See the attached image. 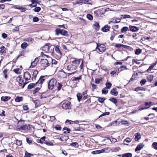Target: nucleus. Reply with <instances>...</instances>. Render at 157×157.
<instances>
[{
	"mask_svg": "<svg viewBox=\"0 0 157 157\" xmlns=\"http://www.w3.org/2000/svg\"><path fill=\"white\" fill-rule=\"evenodd\" d=\"M106 49L105 45L103 44H102L101 47L98 48L99 51L101 52H104Z\"/></svg>",
	"mask_w": 157,
	"mask_h": 157,
	"instance_id": "obj_21",
	"label": "nucleus"
},
{
	"mask_svg": "<svg viewBox=\"0 0 157 157\" xmlns=\"http://www.w3.org/2000/svg\"><path fill=\"white\" fill-rule=\"evenodd\" d=\"M45 136H43L39 140H37V142L38 143H44V142H45Z\"/></svg>",
	"mask_w": 157,
	"mask_h": 157,
	"instance_id": "obj_24",
	"label": "nucleus"
},
{
	"mask_svg": "<svg viewBox=\"0 0 157 157\" xmlns=\"http://www.w3.org/2000/svg\"><path fill=\"white\" fill-rule=\"evenodd\" d=\"M124 48H126L128 50L130 51H132L133 50V49L131 47L129 46H128L127 45H124Z\"/></svg>",
	"mask_w": 157,
	"mask_h": 157,
	"instance_id": "obj_49",
	"label": "nucleus"
},
{
	"mask_svg": "<svg viewBox=\"0 0 157 157\" xmlns=\"http://www.w3.org/2000/svg\"><path fill=\"white\" fill-rule=\"evenodd\" d=\"M105 85L106 86V88L107 89H110L111 86H112V84L111 83L109 82H107L105 84Z\"/></svg>",
	"mask_w": 157,
	"mask_h": 157,
	"instance_id": "obj_48",
	"label": "nucleus"
},
{
	"mask_svg": "<svg viewBox=\"0 0 157 157\" xmlns=\"http://www.w3.org/2000/svg\"><path fill=\"white\" fill-rule=\"evenodd\" d=\"M117 19L119 21H117L116 20L114 19L113 20V21L109 22V24H110L111 23H113V24H115V23L119 22L120 21L121 19Z\"/></svg>",
	"mask_w": 157,
	"mask_h": 157,
	"instance_id": "obj_47",
	"label": "nucleus"
},
{
	"mask_svg": "<svg viewBox=\"0 0 157 157\" xmlns=\"http://www.w3.org/2000/svg\"><path fill=\"white\" fill-rule=\"evenodd\" d=\"M81 59H78V60H75L72 61V63H73L75 64L76 65L77 67L80 64V60Z\"/></svg>",
	"mask_w": 157,
	"mask_h": 157,
	"instance_id": "obj_31",
	"label": "nucleus"
},
{
	"mask_svg": "<svg viewBox=\"0 0 157 157\" xmlns=\"http://www.w3.org/2000/svg\"><path fill=\"white\" fill-rule=\"evenodd\" d=\"M147 78L148 81L149 82H151L153 80V75H149L148 76Z\"/></svg>",
	"mask_w": 157,
	"mask_h": 157,
	"instance_id": "obj_43",
	"label": "nucleus"
},
{
	"mask_svg": "<svg viewBox=\"0 0 157 157\" xmlns=\"http://www.w3.org/2000/svg\"><path fill=\"white\" fill-rule=\"evenodd\" d=\"M109 100L110 101L113 103L117 106L116 104L117 102V100L115 98L113 97L110 98L109 99Z\"/></svg>",
	"mask_w": 157,
	"mask_h": 157,
	"instance_id": "obj_18",
	"label": "nucleus"
},
{
	"mask_svg": "<svg viewBox=\"0 0 157 157\" xmlns=\"http://www.w3.org/2000/svg\"><path fill=\"white\" fill-rule=\"evenodd\" d=\"M6 52V48H5L3 46H2L0 48V53L1 54H2L4 53H5Z\"/></svg>",
	"mask_w": 157,
	"mask_h": 157,
	"instance_id": "obj_27",
	"label": "nucleus"
},
{
	"mask_svg": "<svg viewBox=\"0 0 157 157\" xmlns=\"http://www.w3.org/2000/svg\"><path fill=\"white\" fill-rule=\"evenodd\" d=\"M36 84V83H31L28 86L27 88L28 89L30 90L34 87Z\"/></svg>",
	"mask_w": 157,
	"mask_h": 157,
	"instance_id": "obj_36",
	"label": "nucleus"
},
{
	"mask_svg": "<svg viewBox=\"0 0 157 157\" xmlns=\"http://www.w3.org/2000/svg\"><path fill=\"white\" fill-rule=\"evenodd\" d=\"M55 128L57 130H61V127L59 125H56L55 127Z\"/></svg>",
	"mask_w": 157,
	"mask_h": 157,
	"instance_id": "obj_61",
	"label": "nucleus"
},
{
	"mask_svg": "<svg viewBox=\"0 0 157 157\" xmlns=\"http://www.w3.org/2000/svg\"><path fill=\"white\" fill-rule=\"evenodd\" d=\"M23 98L22 97H19L17 96L15 99V101L17 102H20L22 101Z\"/></svg>",
	"mask_w": 157,
	"mask_h": 157,
	"instance_id": "obj_23",
	"label": "nucleus"
},
{
	"mask_svg": "<svg viewBox=\"0 0 157 157\" xmlns=\"http://www.w3.org/2000/svg\"><path fill=\"white\" fill-rule=\"evenodd\" d=\"M33 155L32 154L29 153L27 151H26L25 153L24 157H30L33 156Z\"/></svg>",
	"mask_w": 157,
	"mask_h": 157,
	"instance_id": "obj_38",
	"label": "nucleus"
},
{
	"mask_svg": "<svg viewBox=\"0 0 157 157\" xmlns=\"http://www.w3.org/2000/svg\"><path fill=\"white\" fill-rule=\"evenodd\" d=\"M102 81L101 78H96L95 80V83L96 84H99L101 81Z\"/></svg>",
	"mask_w": 157,
	"mask_h": 157,
	"instance_id": "obj_56",
	"label": "nucleus"
},
{
	"mask_svg": "<svg viewBox=\"0 0 157 157\" xmlns=\"http://www.w3.org/2000/svg\"><path fill=\"white\" fill-rule=\"evenodd\" d=\"M115 47L118 48H119L121 47H123L124 48V45L121 44H117L115 45Z\"/></svg>",
	"mask_w": 157,
	"mask_h": 157,
	"instance_id": "obj_42",
	"label": "nucleus"
},
{
	"mask_svg": "<svg viewBox=\"0 0 157 157\" xmlns=\"http://www.w3.org/2000/svg\"><path fill=\"white\" fill-rule=\"evenodd\" d=\"M44 143L49 146H52L53 145V143L46 140H45V142H44Z\"/></svg>",
	"mask_w": 157,
	"mask_h": 157,
	"instance_id": "obj_53",
	"label": "nucleus"
},
{
	"mask_svg": "<svg viewBox=\"0 0 157 157\" xmlns=\"http://www.w3.org/2000/svg\"><path fill=\"white\" fill-rule=\"evenodd\" d=\"M59 75V76L61 78H66L67 76V74L63 71L61 72Z\"/></svg>",
	"mask_w": 157,
	"mask_h": 157,
	"instance_id": "obj_11",
	"label": "nucleus"
},
{
	"mask_svg": "<svg viewBox=\"0 0 157 157\" xmlns=\"http://www.w3.org/2000/svg\"><path fill=\"white\" fill-rule=\"evenodd\" d=\"M77 68V66L75 65L70 64L67 66V69L70 71L75 70Z\"/></svg>",
	"mask_w": 157,
	"mask_h": 157,
	"instance_id": "obj_4",
	"label": "nucleus"
},
{
	"mask_svg": "<svg viewBox=\"0 0 157 157\" xmlns=\"http://www.w3.org/2000/svg\"><path fill=\"white\" fill-rule=\"evenodd\" d=\"M87 18L90 20H92L93 19V17L91 14H88L86 15Z\"/></svg>",
	"mask_w": 157,
	"mask_h": 157,
	"instance_id": "obj_52",
	"label": "nucleus"
},
{
	"mask_svg": "<svg viewBox=\"0 0 157 157\" xmlns=\"http://www.w3.org/2000/svg\"><path fill=\"white\" fill-rule=\"evenodd\" d=\"M57 81L54 78L50 80L48 83V88L49 89L52 90L56 85Z\"/></svg>",
	"mask_w": 157,
	"mask_h": 157,
	"instance_id": "obj_1",
	"label": "nucleus"
},
{
	"mask_svg": "<svg viewBox=\"0 0 157 157\" xmlns=\"http://www.w3.org/2000/svg\"><path fill=\"white\" fill-rule=\"evenodd\" d=\"M106 87H105L102 90V93L105 94H107L108 93V90Z\"/></svg>",
	"mask_w": 157,
	"mask_h": 157,
	"instance_id": "obj_41",
	"label": "nucleus"
},
{
	"mask_svg": "<svg viewBox=\"0 0 157 157\" xmlns=\"http://www.w3.org/2000/svg\"><path fill=\"white\" fill-rule=\"evenodd\" d=\"M62 85L59 82H58L57 83H56V86L57 88V90L58 91H59L62 87Z\"/></svg>",
	"mask_w": 157,
	"mask_h": 157,
	"instance_id": "obj_32",
	"label": "nucleus"
},
{
	"mask_svg": "<svg viewBox=\"0 0 157 157\" xmlns=\"http://www.w3.org/2000/svg\"><path fill=\"white\" fill-rule=\"evenodd\" d=\"M28 46V44L25 42L22 43L21 44V48L23 49L25 48Z\"/></svg>",
	"mask_w": 157,
	"mask_h": 157,
	"instance_id": "obj_45",
	"label": "nucleus"
},
{
	"mask_svg": "<svg viewBox=\"0 0 157 157\" xmlns=\"http://www.w3.org/2000/svg\"><path fill=\"white\" fill-rule=\"evenodd\" d=\"M132 139L129 138H127L126 139H125L124 141V144L127 145L128 144L126 143V142L127 143H129L132 141Z\"/></svg>",
	"mask_w": 157,
	"mask_h": 157,
	"instance_id": "obj_30",
	"label": "nucleus"
},
{
	"mask_svg": "<svg viewBox=\"0 0 157 157\" xmlns=\"http://www.w3.org/2000/svg\"><path fill=\"white\" fill-rule=\"evenodd\" d=\"M49 45H50L49 44H46L43 47L42 50L46 53L49 52L50 47Z\"/></svg>",
	"mask_w": 157,
	"mask_h": 157,
	"instance_id": "obj_7",
	"label": "nucleus"
},
{
	"mask_svg": "<svg viewBox=\"0 0 157 157\" xmlns=\"http://www.w3.org/2000/svg\"><path fill=\"white\" fill-rule=\"evenodd\" d=\"M121 18L122 19H125L127 18H132L128 14H124L121 15Z\"/></svg>",
	"mask_w": 157,
	"mask_h": 157,
	"instance_id": "obj_29",
	"label": "nucleus"
},
{
	"mask_svg": "<svg viewBox=\"0 0 157 157\" xmlns=\"http://www.w3.org/2000/svg\"><path fill=\"white\" fill-rule=\"evenodd\" d=\"M110 27L108 26L107 25H105L103 27L101 30L103 32H106L109 31V29Z\"/></svg>",
	"mask_w": 157,
	"mask_h": 157,
	"instance_id": "obj_14",
	"label": "nucleus"
},
{
	"mask_svg": "<svg viewBox=\"0 0 157 157\" xmlns=\"http://www.w3.org/2000/svg\"><path fill=\"white\" fill-rule=\"evenodd\" d=\"M38 74V72L37 71L35 70L33 72V74L32 75H33V77L32 78L33 80V81L36 79V76Z\"/></svg>",
	"mask_w": 157,
	"mask_h": 157,
	"instance_id": "obj_22",
	"label": "nucleus"
},
{
	"mask_svg": "<svg viewBox=\"0 0 157 157\" xmlns=\"http://www.w3.org/2000/svg\"><path fill=\"white\" fill-rule=\"evenodd\" d=\"M98 101L100 103H103L104 102V101L105 100V99L104 98H102L101 97H98Z\"/></svg>",
	"mask_w": 157,
	"mask_h": 157,
	"instance_id": "obj_37",
	"label": "nucleus"
},
{
	"mask_svg": "<svg viewBox=\"0 0 157 157\" xmlns=\"http://www.w3.org/2000/svg\"><path fill=\"white\" fill-rule=\"evenodd\" d=\"M105 152V153H108L111 150V148L110 147H106L104 148Z\"/></svg>",
	"mask_w": 157,
	"mask_h": 157,
	"instance_id": "obj_58",
	"label": "nucleus"
},
{
	"mask_svg": "<svg viewBox=\"0 0 157 157\" xmlns=\"http://www.w3.org/2000/svg\"><path fill=\"white\" fill-rule=\"evenodd\" d=\"M130 30L132 32H135L138 31V28L135 26H131L129 27Z\"/></svg>",
	"mask_w": 157,
	"mask_h": 157,
	"instance_id": "obj_20",
	"label": "nucleus"
},
{
	"mask_svg": "<svg viewBox=\"0 0 157 157\" xmlns=\"http://www.w3.org/2000/svg\"><path fill=\"white\" fill-rule=\"evenodd\" d=\"M41 10V8L39 7H35L33 9V10L36 12H39Z\"/></svg>",
	"mask_w": 157,
	"mask_h": 157,
	"instance_id": "obj_50",
	"label": "nucleus"
},
{
	"mask_svg": "<svg viewBox=\"0 0 157 157\" xmlns=\"http://www.w3.org/2000/svg\"><path fill=\"white\" fill-rule=\"evenodd\" d=\"M54 48L56 52L59 54L62 55V53L61 52L59 48V46L58 45L55 46Z\"/></svg>",
	"mask_w": 157,
	"mask_h": 157,
	"instance_id": "obj_15",
	"label": "nucleus"
},
{
	"mask_svg": "<svg viewBox=\"0 0 157 157\" xmlns=\"http://www.w3.org/2000/svg\"><path fill=\"white\" fill-rule=\"evenodd\" d=\"M81 76L79 75L78 77H73L71 78V79L73 81H76L78 82L80 79H81Z\"/></svg>",
	"mask_w": 157,
	"mask_h": 157,
	"instance_id": "obj_16",
	"label": "nucleus"
},
{
	"mask_svg": "<svg viewBox=\"0 0 157 157\" xmlns=\"http://www.w3.org/2000/svg\"><path fill=\"white\" fill-rule=\"evenodd\" d=\"M39 59L37 57L33 61L31 62V65L30 67V68H33L36 65L39 61Z\"/></svg>",
	"mask_w": 157,
	"mask_h": 157,
	"instance_id": "obj_6",
	"label": "nucleus"
},
{
	"mask_svg": "<svg viewBox=\"0 0 157 157\" xmlns=\"http://www.w3.org/2000/svg\"><path fill=\"white\" fill-rule=\"evenodd\" d=\"M71 145L74 147H76L78 146V144L77 142H73L71 144Z\"/></svg>",
	"mask_w": 157,
	"mask_h": 157,
	"instance_id": "obj_62",
	"label": "nucleus"
},
{
	"mask_svg": "<svg viewBox=\"0 0 157 157\" xmlns=\"http://www.w3.org/2000/svg\"><path fill=\"white\" fill-rule=\"evenodd\" d=\"M40 63L42 67H44V69L45 67L49 66V63H48V60L46 59H41L40 61Z\"/></svg>",
	"mask_w": 157,
	"mask_h": 157,
	"instance_id": "obj_2",
	"label": "nucleus"
},
{
	"mask_svg": "<svg viewBox=\"0 0 157 157\" xmlns=\"http://www.w3.org/2000/svg\"><path fill=\"white\" fill-rule=\"evenodd\" d=\"M68 139V138L66 136L63 137L62 138L60 137V140L61 141H66Z\"/></svg>",
	"mask_w": 157,
	"mask_h": 157,
	"instance_id": "obj_59",
	"label": "nucleus"
},
{
	"mask_svg": "<svg viewBox=\"0 0 157 157\" xmlns=\"http://www.w3.org/2000/svg\"><path fill=\"white\" fill-rule=\"evenodd\" d=\"M10 97L9 96H2L1 98V100L2 101L6 102L7 101L9 100L10 99Z\"/></svg>",
	"mask_w": 157,
	"mask_h": 157,
	"instance_id": "obj_17",
	"label": "nucleus"
},
{
	"mask_svg": "<svg viewBox=\"0 0 157 157\" xmlns=\"http://www.w3.org/2000/svg\"><path fill=\"white\" fill-rule=\"evenodd\" d=\"M144 145L143 144H139L138 145L136 148L135 149V151H140V150L141 149L143 148L144 147Z\"/></svg>",
	"mask_w": 157,
	"mask_h": 157,
	"instance_id": "obj_10",
	"label": "nucleus"
},
{
	"mask_svg": "<svg viewBox=\"0 0 157 157\" xmlns=\"http://www.w3.org/2000/svg\"><path fill=\"white\" fill-rule=\"evenodd\" d=\"M32 39L31 37H28L25 38L23 40L26 42H30L32 41Z\"/></svg>",
	"mask_w": 157,
	"mask_h": 157,
	"instance_id": "obj_55",
	"label": "nucleus"
},
{
	"mask_svg": "<svg viewBox=\"0 0 157 157\" xmlns=\"http://www.w3.org/2000/svg\"><path fill=\"white\" fill-rule=\"evenodd\" d=\"M117 89L114 88L112 89L110 91V94L115 96H117L118 94V92L116 91Z\"/></svg>",
	"mask_w": 157,
	"mask_h": 157,
	"instance_id": "obj_9",
	"label": "nucleus"
},
{
	"mask_svg": "<svg viewBox=\"0 0 157 157\" xmlns=\"http://www.w3.org/2000/svg\"><path fill=\"white\" fill-rule=\"evenodd\" d=\"M16 80L18 82V85L19 86H22L23 84L24 80L21 76H18L16 79Z\"/></svg>",
	"mask_w": 157,
	"mask_h": 157,
	"instance_id": "obj_5",
	"label": "nucleus"
},
{
	"mask_svg": "<svg viewBox=\"0 0 157 157\" xmlns=\"http://www.w3.org/2000/svg\"><path fill=\"white\" fill-rule=\"evenodd\" d=\"M63 133L65 134L69 133L70 132L71 130L69 128L67 127H64L63 128Z\"/></svg>",
	"mask_w": 157,
	"mask_h": 157,
	"instance_id": "obj_25",
	"label": "nucleus"
},
{
	"mask_svg": "<svg viewBox=\"0 0 157 157\" xmlns=\"http://www.w3.org/2000/svg\"><path fill=\"white\" fill-rule=\"evenodd\" d=\"M128 28L127 27H124L121 29V31L122 33H124L127 31L128 30Z\"/></svg>",
	"mask_w": 157,
	"mask_h": 157,
	"instance_id": "obj_39",
	"label": "nucleus"
},
{
	"mask_svg": "<svg viewBox=\"0 0 157 157\" xmlns=\"http://www.w3.org/2000/svg\"><path fill=\"white\" fill-rule=\"evenodd\" d=\"M109 113H110L109 112H108L104 113H102V114H101V115L99 116V117H101L104 116L109 115Z\"/></svg>",
	"mask_w": 157,
	"mask_h": 157,
	"instance_id": "obj_60",
	"label": "nucleus"
},
{
	"mask_svg": "<svg viewBox=\"0 0 157 157\" xmlns=\"http://www.w3.org/2000/svg\"><path fill=\"white\" fill-rule=\"evenodd\" d=\"M135 137L134 139L135 141H138L141 137L139 133H135Z\"/></svg>",
	"mask_w": 157,
	"mask_h": 157,
	"instance_id": "obj_19",
	"label": "nucleus"
},
{
	"mask_svg": "<svg viewBox=\"0 0 157 157\" xmlns=\"http://www.w3.org/2000/svg\"><path fill=\"white\" fill-rule=\"evenodd\" d=\"M152 146L154 149L157 150V142H153L152 144Z\"/></svg>",
	"mask_w": 157,
	"mask_h": 157,
	"instance_id": "obj_54",
	"label": "nucleus"
},
{
	"mask_svg": "<svg viewBox=\"0 0 157 157\" xmlns=\"http://www.w3.org/2000/svg\"><path fill=\"white\" fill-rule=\"evenodd\" d=\"M132 156V154L131 153H128L123 154L122 155V157H131Z\"/></svg>",
	"mask_w": 157,
	"mask_h": 157,
	"instance_id": "obj_34",
	"label": "nucleus"
},
{
	"mask_svg": "<svg viewBox=\"0 0 157 157\" xmlns=\"http://www.w3.org/2000/svg\"><path fill=\"white\" fill-rule=\"evenodd\" d=\"M20 69L18 68L15 69L13 70V71L16 74H20Z\"/></svg>",
	"mask_w": 157,
	"mask_h": 157,
	"instance_id": "obj_57",
	"label": "nucleus"
},
{
	"mask_svg": "<svg viewBox=\"0 0 157 157\" xmlns=\"http://www.w3.org/2000/svg\"><path fill=\"white\" fill-rule=\"evenodd\" d=\"M142 52V50L140 49H137L135 51V54L136 55L140 54Z\"/></svg>",
	"mask_w": 157,
	"mask_h": 157,
	"instance_id": "obj_40",
	"label": "nucleus"
},
{
	"mask_svg": "<svg viewBox=\"0 0 157 157\" xmlns=\"http://www.w3.org/2000/svg\"><path fill=\"white\" fill-rule=\"evenodd\" d=\"M88 2V1H86V0H78L75 2H73V4L74 5H76L77 4H79L80 3H86V2Z\"/></svg>",
	"mask_w": 157,
	"mask_h": 157,
	"instance_id": "obj_12",
	"label": "nucleus"
},
{
	"mask_svg": "<svg viewBox=\"0 0 157 157\" xmlns=\"http://www.w3.org/2000/svg\"><path fill=\"white\" fill-rule=\"evenodd\" d=\"M33 22H37L39 21V19L37 17H34L33 18Z\"/></svg>",
	"mask_w": 157,
	"mask_h": 157,
	"instance_id": "obj_64",
	"label": "nucleus"
},
{
	"mask_svg": "<svg viewBox=\"0 0 157 157\" xmlns=\"http://www.w3.org/2000/svg\"><path fill=\"white\" fill-rule=\"evenodd\" d=\"M77 97L78 101H80L82 97V94L80 93H78L77 94Z\"/></svg>",
	"mask_w": 157,
	"mask_h": 157,
	"instance_id": "obj_44",
	"label": "nucleus"
},
{
	"mask_svg": "<svg viewBox=\"0 0 157 157\" xmlns=\"http://www.w3.org/2000/svg\"><path fill=\"white\" fill-rule=\"evenodd\" d=\"M24 77L26 81L29 80L31 78L30 74L28 71H26L24 73Z\"/></svg>",
	"mask_w": 157,
	"mask_h": 157,
	"instance_id": "obj_8",
	"label": "nucleus"
},
{
	"mask_svg": "<svg viewBox=\"0 0 157 157\" xmlns=\"http://www.w3.org/2000/svg\"><path fill=\"white\" fill-rule=\"evenodd\" d=\"M44 76H41L38 81L36 82V84H37L38 83L39 84H42L43 82L45 80V79L44 78Z\"/></svg>",
	"mask_w": 157,
	"mask_h": 157,
	"instance_id": "obj_13",
	"label": "nucleus"
},
{
	"mask_svg": "<svg viewBox=\"0 0 157 157\" xmlns=\"http://www.w3.org/2000/svg\"><path fill=\"white\" fill-rule=\"evenodd\" d=\"M62 29H57L55 30V34L56 35H59L60 34H61V33Z\"/></svg>",
	"mask_w": 157,
	"mask_h": 157,
	"instance_id": "obj_33",
	"label": "nucleus"
},
{
	"mask_svg": "<svg viewBox=\"0 0 157 157\" xmlns=\"http://www.w3.org/2000/svg\"><path fill=\"white\" fill-rule=\"evenodd\" d=\"M8 70L6 69H5L3 71V73L4 75V77L6 79H7L8 78V76L7 75Z\"/></svg>",
	"mask_w": 157,
	"mask_h": 157,
	"instance_id": "obj_35",
	"label": "nucleus"
},
{
	"mask_svg": "<svg viewBox=\"0 0 157 157\" xmlns=\"http://www.w3.org/2000/svg\"><path fill=\"white\" fill-rule=\"evenodd\" d=\"M143 90L145 91V90L144 89V88L143 87H136L135 88V90L136 91H138L139 90Z\"/></svg>",
	"mask_w": 157,
	"mask_h": 157,
	"instance_id": "obj_46",
	"label": "nucleus"
},
{
	"mask_svg": "<svg viewBox=\"0 0 157 157\" xmlns=\"http://www.w3.org/2000/svg\"><path fill=\"white\" fill-rule=\"evenodd\" d=\"M94 28L96 30H98L99 29L100 26L99 24L97 22H95L93 25Z\"/></svg>",
	"mask_w": 157,
	"mask_h": 157,
	"instance_id": "obj_26",
	"label": "nucleus"
},
{
	"mask_svg": "<svg viewBox=\"0 0 157 157\" xmlns=\"http://www.w3.org/2000/svg\"><path fill=\"white\" fill-rule=\"evenodd\" d=\"M100 151H100V150H96L93 151L92 153L93 154H98L100 153Z\"/></svg>",
	"mask_w": 157,
	"mask_h": 157,
	"instance_id": "obj_63",
	"label": "nucleus"
},
{
	"mask_svg": "<svg viewBox=\"0 0 157 157\" xmlns=\"http://www.w3.org/2000/svg\"><path fill=\"white\" fill-rule=\"evenodd\" d=\"M61 35L63 36H69L68 32L63 29H62V33H61Z\"/></svg>",
	"mask_w": 157,
	"mask_h": 157,
	"instance_id": "obj_28",
	"label": "nucleus"
},
{
	"mask_svg": "<svg viewBox=\"0 0 157 157\" xmlns=\"http://www.w3.org/2000/svg\"><path fill=\"white\" fill-rule=\"evenodd\" d=\"M146 82L147 81L145 79H143L140 81V83L141 85L142 86L144 85Z\"/></svg>",
	"mask_w": 157,
	"mask_h": 157,
	"instance_id": "obj_51",
	"label": "nucleus"
},
{
	"mask_svg": "<svg viewBox=\"0 0 157 157\" xmlns=\"http://www.w3.org/2000/svg\"><path fill=\"white\" fill-rule=\"evenodd\" d=\"M71 104V102L69 101H66L63 103L62 105V108L65 109H70Z\"/></svg>",
	"mask_w": 157,
	"mask_h": 157,
	"instance_id": "obj_3",
	"label": "nucleus"
}]
</instances>
